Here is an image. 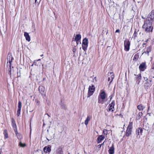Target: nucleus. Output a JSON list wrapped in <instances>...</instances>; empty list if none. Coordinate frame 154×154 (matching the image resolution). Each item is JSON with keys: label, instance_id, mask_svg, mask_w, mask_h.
I'll return each mask as SVG.
<instances>
[{"label": "nucleus", "instance_id": "50", "mask_svg": "<svg viewBox=\"0 0 154 154\" xmlns=\"http://www.w3.org/2000/svg\"><path fill=\"white\" fill-rule=\"evenodd\" d=\"M42 152V154H43V152Z\"/></svg>", "mask_w": 154, "mask_h": 154}, {"label": "nucleus", "instance_id": "31", "mask_svg": "<svg viewBox=\"0 0 154 154\" xmlns=\"http://www.w3.org/2000/svg\"><path fill=\"white\" fill-rule=\"evenodd\" d=\"M103 133L104 134H106V135L108 133L107 130L106 129H104L103 130Z\"/></svg>", "mask_w": 154, "mask_h": 154}, {"label": "nucleus", "instance_id": "6", "mask_svg": "<svg viewBox=\"0 0 154 154\" xmlns=\"http://www.w3.org/2000/svg\"><path fill=\"white\" fill-rule=\"evenodd\" d=\"M38 90L39 92L42 95H44L45 96V88L44 87L42 86H39Z\"/></svg>", "mask_w": 154, "mask_h": 154}, {"label": "nucleus", "instance_id": "30", "mask_svg": "<svg viewBox=\"0 0 154 154\" xmlns=\"http://www.w3.org/2000/svg\"><path fill=\"white\" fill-rule=\"evenodd\" d=\"M61 108L64 109H66V106L65 104H63L61 105Z\"/></svg>", "mask_w": 154, "mask_h": 154}, {"label": "nucleus", "instance_id": "38", "mask_svg": "<svg viewBox=\"0 0 154 154\" xmlns=\"http://www.w3.org/2000/svg\"><path fill=\"white\" fill-rule=\"evenodd\" d=\"M35 5L37 4H38V2L37 1V0H35Z\"/></svg>", "mask_w": 154, "mask_h": 154}, {"label": "nucleus", "instance_id": "41", "mask_svg": "<svg viewBox=\"0 0 154 154\" xmlns=\"http://www.w3.org/2000/svg\"><path fill=\"white\" fill-rule=\"evenodd\" d=\"M149 108H150V106H148V111H147L148 112V110H149Z\"/></svg>", "mask_w": 154, "mask_h": 154}, {"label": "nucleus", "instance_id": "10", "mask_svg": "<svg viewBox=\"0 0 154 154\" xmlns=\"http://www.w3.org/2000/svg\"><path fill=\"white\" fill-rule=\"evenodd\" d=\"M99 97L101 98V99L105 100L106 97V94L105 91H101Z\"/></svg>", "mask_w": 154, "mask_h": 154}, {"label": "nucleus", "instance_id": "32", "mask_svg": "<svg viewBox=\"0 0 154 154\" xmlns=\"http://www.w3.org/2000/svg\"><path fill=\"white\" fill-rule=\"evenodd\" d=\"M101 146L102 144H99L97 146V149L99 150L100 149Z\"/></svg>", "mask_w": 154, "mask_h": 154}, {"label": "nucleus", "instance_id": "12", "mask_svg": "<svg viewBox=\"0 0 154 154\" xmlns=\"http://www.w3.org/2000/svg\"><path fill=\"white\" fill-rule=\"evenodd\" d=\"M140 70L141 71H144L146 69V64L145 63H142L139 66Z\"/></svg>", "mask_w": 154, "mask_h": 154}, {"label": "nucleus", "instance_id": "11", "mask_svg": "<svg viewBox=\"0 0 154 154\" xmlns=\"http://www.w3.org/2000/svg\"><path fill=\"white\" fill-rule=\"evenodd\" d=\"M115 101L114 100L112 101V102L110 103L109 106V111H113L114 109V106H115Z\"/></svg>", "mask_w": 154, "mask_h": 154}, {"label": "nucleus", "instance_id": "43", "mask_svg": "<svg viewBox=\"0 0 154 154\" xmlns=\"http://www.w3.org/2000/svg\"><path fill=\"white\" fill-rule=\"evenodd\" d=\"M47 140H48V141H49L50 140H51V139H48L47 138Z\"/></svg>", "mask_w": 154, "mask_h": 154}, {"label": "nucleus", "instance_id": "3", "mask_svg": "<svg viewBox=\"0 0 154 154\" xmlns=\"http://www.w3.org/2000/svg\"><path fill=\"white\" fill-rule=\"evenodd\" d=\"M88 39L85 38H84L82 41V47L83 50L85 51L88 47Z\"/></svg>", "mask_w": 154, "mask_h": 154}, {"label": "nucleus", "instance_id": "39", "mask_svg": "<svg viewBox=\"0 0 154 154\" xmlns=\"http://www.w3.org/2000/svg\"><path fill=\"white\" fill-rule=\"evenodd\" d=\"M120 32V30L119 29H117L116 31V32Z\"/></svg>", "mask_w": 154, "mask_h": 154}, {"label": "nucleus", "instance_id": "7", "mask_svg": "<svg viewBox=\"0 0 154 154\" xmlns=\"http://www.w3.org/2000/svg\"><path fill=\"white\" fill-rule=\"evenodd\" d=\"M132 129V126H128V127L126 131V136L128 137L131 134Z\"/></svg>", "mask_w": 154, "mask_h": 154}, {"label": "nucleus", "instance_id": "22", "mask_svg": "<svg viewBox=\"0 0 154 154\" xmlns=\"http://www.w3.org/2000/svg\"><path fill=\"white\" fill-rule=\"evenodd\" d=\"M4 134L5 136V139H6L8 138V134L7 133V131L6 129H5L4 130Z\"/></svg>", "mask_w": 154, "mask_h": 154}, {"label": "nucleus", "instance_id": "16", "mask_svg": "<svg viewBox=\"0 0 154 154\" xmlns=\"http://www.w3.org/2000/svg\"><path fill=\"white\" fill-rule=\"evenodd\" d=\"M145 108V106L142 104L138 105L137 106V108L139 111L143 110Z\"/></svg>", "mask_w": 154, "mask_h": 154}, {"label": "nucleus", "instance_id": "13", "mask_svg": "<svg viewBox=\"0 0 154 154\" xmlns=\"http://www.w3.org/2000/svg\"><path fill=\"white\" fill-rule=\"evenodd\" d=\"M105 138V136L103 135H99L97 137V142L98 143L101 142Z\"/></svg>", "mask_w": 154, "mask_h": 154}, {"label": "nucleus", "instance_id": "40", "mask_svg": "<svg viewBox=\"0 0 154 154\" xmlns=\"http://www.w3.org/2000/svg\"><path fill=\"white\" fill-rule=\"evenodd\" d=\"M144 79L145 81H147L148 80V78L146 77H144Z\"/></svg>", "mask_w": 154, "mask_h": 154}, {"label": "nucleus", "instance_id": "47", "mask_svg": "<svg viewBox=\"0 0 154 154\" xmlns=\"http://www.w3.org/2000/svg\"><path fill=\"white\" fill-rule=\"evenodd\" d=\"M130 125L132 124V122H130Z\"/></svg>", "mask_w": 154, "mask_h": 154}, {"label": "nucleus", "instance_id": "15", "mask_svg": "<svg viewBox=\"0 0 154 154\" xmlns=\"http://www.w3.org/2000/svg\"><path fill=\"white\" fill-rule=\"evenodd\" d=\"M24 36L25 37L26 40L28 42H30V38L29 34L26 32H24Z\"/></svg>", "mask_w": 154, "mask_h": 154}, {"label": "nucleus", "instance_id": "21", "mask_svg": "<svg viewBox=\"0 0 154 154\" xmlns=\"http://www.w3.org/2000/svg\"><path fill=\"white\" fill-rule=\"evenodd\" d=\"M21 106V102L20 101H19L18 103L17 111H20Z\"/></svg>", "mask_w": 154, "mask_h": 154}, {"label": "nucleus", "instance_id": "34", "mask_svg": "<svg viewBox=\"0 0 154 154\" xmlns=\"http://www.w3.org/2000/svg\"><path fill=\"white\" fill-rule=\"evenodd\" d=\"M149 52L148 51H144L143 53V54H147L148 55V56H149Z\"/></svg>", "mask_w": 154, "mask_h": 154}, {"label": "nucleus", "instance_id": "46", "mask_svg": "<svg viewBox=\"0 0 154 154\" xmlns=\"http://www.w3.org/2000/svg\"><path fill=\"white\" fill-rule=\"evenodd\" d=\"M142 18L143 19H145V18L143 17V16H142Z\"/></svg>", "mask_w": 154, "mask_h": 154}, {"label": "nucleus", "instance_id": "37", "mask_svg": "<svg viewBox=\"0 0 154 154\" xmlns=\"http://www.w3.org/2000/svg\"><path fill=\"white\" fill-rule=\"evenodd\" d=\"M76 51V49H75V48H73V53H75V51Z\"/></svg>", "mask_w": 154, "mask_h": 154}, {"label": "nucleus", "instance_id": "20", "mask_svg": "<svg viewBox=\"0 0 154 154\" xmlns=\"http://www.w3.org/2000/svg\"><path fill=\"white\" fill-rule=\"evenodd\" d=\"M92 117L91 116H88L87 117V118L85 121V124L86 125H87L88 124V122L90 120Z\"/></svg>", "mask_w": 154, "mask_h": 154}, {"label": "nucleus", "instance_id": "2", "mask_svg": "<svg viewBox=\"0 0 154 154\" xmlns=\"http://www.w3.org/2000/svg\"><path fill=\"white\" fill-rule=\"evenodd\" d=\"M13 60V58L11 55H10L9 56H8L7 58V66H9V72L8 74L10 75H11V63L12 61Z\"/></svg>", "mask_w": 154, "mask_h": 154}, {"label": "nucleus", "instance_id": "25", "mask_svg": "<svg viewBox=\"0 0 154 154\" xmlns=\"http://www.w3.org/2000/svg\"><path fill=\"white\" fill-rule=\"evenodd\" d=\"M50 116L48 114H45V115L44 119L43 120V121H45L46 119H49Z\"/></svg>", "mask_w": 154, "mask_h": 154}, {"label": "nucleus", "instance_id": "24", "mask_svg": "<svg viewBox=\"0 0 154 154\" xmlns=\"http://www.w3.org/2000/svg\"><path fill=\"white\" fill-rule=\"evenodd\" d=\"M142 115L143 113L142 112H139L137 115L136 118L137 119H139L142 116Z\"/></svg>", "mask_w": 154, "mask_h": 154}, {"label": "nucleus", "instance_id": "36", "mask_svg": "<svg viewBox=\"0 0 154 154\" xmlns=\"http://www.w3.org/2000/svg\"><path fill=\"white\" fill-rule=\"evenodd\" d=\"M136 33H135V32L134 33V35H133V36L134 38H135L137 36V35H136Z\"/></svg>", "mask_w": 154, "mask_h": 154}, {"label": "nucleus", "instance_id": "8", "mask_svg": "<svg viewBox=\"0 0 154 154\" xmlns=\"http://www.w3.org/2000/svg\"><path fill=\"white\" fill-rule=\"evenodd\" d=\"M43 150L46 153H49L51 151V146L49 145L45 146L44 149Z\"/></svg>", "mask_w": 154, "mask_h": 154}, {"label": "nucleus", "instance_id": "29", "mask_svg": "<svg viewBox=\"0 0 154 154\" xmlns=\"http://www.w3.org/2000/svg\"><path fill=\"white\" fill-rule=\"evenodd\" d=\"M13 128L14 130L15 131V134L16 135H17V126H13Z\"/></svg>", "mask_w": 154, "mask_h": 154}, {"label": "nucleus", "instance_id": "27", "mask_svg": "<svg viewBox=\"0 0 154 154\" xmlns=\"http://www.w3.org/2000/svg\"><path fill=\"white\" fill-rule=\"evenodd\" d=\"M26 145L25 143H23L21 142H20L19 143V146L20 147H24Z\"/></svg>", "mask_w": 154, "mask_h": 154}, {"label": "nucleus", "instance_id": "1", "mask_svg": "<svg viewBox=\"0 0 154 154\" xmlns=\"http://www.w3.org/2000/svg\"><path fill=\"white\" fill-rule=\"evenodd\" d=\"M152 22L146 20L144 21L142 27L146 32H152L153 28L152 26Z\"/></svg>", "mask_w": 154, "mask_h": 154}, {"label": "nucleus", "instance_id": "33", "mask_svg": "<svg viewBox=\"0 0 154 154\" xmlns=\"http://www.w3.org/2000/svg\"><path fill=\"white\" fill-rule=\"evenodd\" d=\"M12 125H16V124L14 120L13 119H12Z\"/></svg>", "mask_w": 154, "mask_h": 154}, {"label": "nucleus", "instance_id": "26", "mask_svg": "<svg viewBox=\"0 0 154 154\" xmlns=\"http://www.w3.org/2000/svg\"><path fill=\"white\" fill-rule=\"evenodd\" d=\"M139 56L138 54H135L133 60H134L136 61L139 58Z\"/></svg>", "mask_w": 154, "mask_h": 154}, {"label": "nucleus", "instance_id": "28", "mask_svg": "<svg viewBox=\"0 0 154 154\" xmlns=\"http://www.w3.org/2000/svg\"><path fill=\"white\" fill-rule=\"evenodd\" d=\"M136 78L137 79L138 82H140V81L141 78V74H140L138 75H137V77H136Z\"/></svg>", "mask_w": 154, "mask_h": 154}, {"label": "nucleus", "instance_id": "42", "mask_svg": "<svg viewBox=\"0 0 154 154\" xmlns=\"http://www.w3.org/2000/svg\"><path fill=\"white\" fill-rule=\"evenodd\" d=\"M41 60L40 59H38L37 60H35V61H39V60Z\"/></svg>", "mask_w": 154, "mask_h": 154}, {"label": "nucleus", "instance_id": "19", "mask_svg": "<svg viewBox=\"0 0 154 154\" xmlns=\"http://www.w3.org/2000/svg\"><path fill=\"white\" fill-rule=\"evenodd\" d=\"M110 74L111 75V78L109 77L108 79V81H110V82L112 81L114 79V75H113V73L112 72H110Z\"/></svg>", "mask_w": 154, "mask_h": 154}, {"label": "nucleus", "instance_id": "5", "mask_svg": "<svg viewBox=\"0 0 154 154\" xmlns=\"http://www.w3.org/2000/svg\"><path fill=\"white\" fill-rule=\"evenodd\" d=\"M124 49L126 51H128L130 48V42L128 40H126L124 41Z\"/></svg>", "mask_w": 154, "mask_h": 154}, {"label": "nucleus", "instance_id": "49", "mask_svg": "<svg viewBox=\"0 0 154 154\" xmlns=\"http://www.w3.org/2000/svg\"><path fill=\"white\" fill-rule=\"evenodd\" d=\"M43 125H45V124H44H44H43Z\"/></svg>", "mask_w": 154, "mask_h": 154}, {"label": "nucleus", "instance_id": "9", "mask_svg": "<svg viewBox=\"0 0 154 154\" xmlns=\"http://www.w3.org/2000/svg\"><path fill=\"white\" fill-rule=\"evenodd\" d=\"M154 18V14L152 13H150L148 15L147 17L146 20L152 22V20Z\"/></svg>", "mask_w": 154, "mask_h": 154}, {"label": "nucleus", "instance_id": "4", "mask_svg": "<svg viewBox=\"0 0 154 154\" xmlns=\"http://www.w3.org/2000/svg\"><path fill=\"white\" fill-rule=\"evenodd\" d=\"M95 90V87L94 85H92L91 86H90L88 88V95L87 97H88L92 95L94 93Z\"/></svg>", "mask_w": 154, "mask_h": 154}, {"label": "nucleus", "instance_id": "17", "mask_svg": "<svg viewBox=\"0 0 154 154\" xmlns=\"http://www.w3.org/2000/svg\"><path fill=\"white\" fill-rule=\"evenodd\" d=\"M114 152V148L113 145L110 147V148L109 150V154H113Z\"/></svg>", "mask_w": 154, "mask_h": 154}, {"label": "nucleus", "instance_id": "48", "mask_svg": "<svg viewBox=\"0 0 154 154\" xmlns=\"http://www.w3.org/2000/svg\"><path fill=\"white\" fill-rule=\"evenodd\" d=\"M30 129H31V126H30Z\"/></svg>", "mask_w": 154, "mask_h": 154}, {"label": "nucleus", "instance_id": "35", "mask_svg": "<svg viewBox=\"0 0 154 154\" xmlns=\"http://www.w3.org/2000/svg\"><path fill=\"white\" fill-rule=\"evenodd\" d=\"M20 113V111H17V115L18 116H19Z\"/></svg>", "mask_w": 154, "mask_h": 154}, {"label": "nucleus", "instance_id": "45", "mask_svg": "<svg viewBox=\"0 0 154 154\" xmlns=\"http://www.w3.org/2000/svg\"><path fill=\"white\" fill-rule=\"evenodd\" d=\"M104 143V142H103L101 144H102V146L103 145Z\"/></svg>", "mask_w": 154, "mask_h": 154}, {"label": "nucleus", "instance_id": "14", "mask_svg": "<svg viewBox=\"0 0 154 154\" xmlns=\"http://www.w3.org/2000/svg\"><path fill=\"white\" fill-rule=\"evenodd\" d=\"M81 36L80 34H78L76 35L75 38V40L76 42V43L78 44V42L79 40H80Z\"/></svg>", "mask_w": 154, "mask_h": 154}, {"label": "nucleus", "instance_id": "18", "mask_svg": "<svg viewBox=\"0 0 154 154\" xmlns=\"http://www.w3.org/2000/svg\"><path fill=\"white\" fill-rule=\"evenodd\" d=\"M142 129L141 128H139L136 130V134L138 136L142 134Z\"/></svg>", "mask_w": 154, "mask_h": 154}, {"label": "nucleus", "instance_id": "44", "mask_svg": "<svg viewBox=\"0 0 154 154\" xmlns=\"http://www.w3.org/2000/svg\"><path fill=\"white\" fill-rule=\"evenodd\" d=\"M40 56H41V57H42L43 56V54H42L41 55H40Z\"/></svg>", "mask_w": 154, "mask_h": 154}, {"label": "nucleus", "instance_id": "23", "mask_svg": "<svg viewBox=\"0 0 154 154\" xmlns=\"http://www.w3.org/2000/svg\"><path fill=\"white\" fill-rule=\"evenodd\" d=\"M104 100L101 99L100 97H98V103L101 104H103L104 102Z\"/></svg>", "mask_w": 154, "mask_h": 154}]
</instances>
